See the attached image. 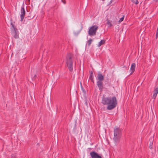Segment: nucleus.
I'll return each instance as SVG.
<instances>
[{"instance_id":"nucleus-18","label":"nucleus","mask_w":158,"mask_h":158,"mask_svg":"<svg viewBox=\"0 0 158 158\" xmlns=\"http://www.w3.org/2000/svg\"><path fill=\"white\" fill-rule=\"evenodd\" d=\"M157 95V94L154 93L152 96V98L155 99Z\"/></svg>"},{"instance_id":"nucleus-25","label":"nucleus","mask_w":158,"mask_h":158,"mask_svg":"<svg viewBox=\"0 0 158 158\" xmlns=\"http://www.w3.org/2000/svg\"><path fill=\"white\" fill-rule=\"evenodd\" d=\"M28 1L29 2L30 1V0H28Z\"/></svg>"},{"instance_id":"nucleus-10","label":"nucleus","mask_w":158,"mask_h":158,"mask_svg":"<svg viewBox=\"0 0 158 158\" xmlns=\"http://www.w3.org/2000/svg\"><path fill=\"white\" fill-rule=\"evenodd\" d=\"M135 63H133L131 64V66L130 68V70L131 71V73L130 74V75L131 74L135 71Z\"/></svg>"},{"instance_id":"nucleus-4","label":"nucleus","mask_w":158,"mask_h":158,"mask_svg":"<svg viewBox=\"0 0 158 158\" xmlns=\"http://www.w3.org/2000/svg\"><path fill=\"white\" fill-rule=\"evenodd\" d=\"M98 28V26L96 25H93L90 27L88 31L89 35L90 36L96 35Z\"/></svg>"},{"instance_id":"nucleus-8","label":"nucleus","mask_w":158,"mask_h":158,"mask_svg":"<svg viewBox=\"0 0 158 158\" xmlns=\"http://www.w3.org/2000/svg\"><path fill=\"white\" fill-rule=\"evenodd\" d=\"M97 85L99 90L102 91L103 88V85L102 81H97Z\"/></svg>"},{"instance_id":"nucleus-11","label":"nucleus","mask_w":158,"mask_h":158,"mask_svg":"<svg viewBox=\"0 0 158 158\" xmlns=\"http://www.w3.org/2000/svg\"><path fill=\"white\" fill-rule=\"evenodd\" d=\"M105 40H102L99 43L98 45V47H100L102 45L104 44L105 43Z\"/></svg>"},{"instance_id":"nucleus-2","label":"nucleus","mask_w":158,"mask_h":158,"mask_svg":"<svg viewBox=\"0 0 158 158\" xmlns=\"http://www.w3.org/2000/svg\"><path fill=\"white\" fill-rule=\"evenodd\" d=\"M73 55L69 53L67 54L66 60V63L68 69L70 71L73 70V60L72 59Z\"/></svg>"},{"instance_id":"nucleus-23","label":"nucleus","mask_w":158,"mask_h":158,"mask_svg":"<svg viewBox=\"0 0 158 158\" xmlns=\"http://www.w3.org/2000/svg\"><path fill=\"white\" fill-rule=\"evenodd\" d=\"M154 1L156 2H158V0H153Z\"/></svg>"},{"instance_id":"nucleus-21","label":"nucleus","mask_w":158,"mask_h":158,"mask_svg":"<svg viewBox=\"0 0 158 158\" xmlns=\"http://www.w3.org/2000/svg\"><path fill=\"white\" fill-rule=\"evenodd\" d=\"M61 2L64 4L66 3V1L65 0H61Z\"/></svg>"},{"instance_id":"nucleus-16","label":"nucleus","mask_w":158,"mask_h":158,"mask_svg":"<svg viewBox=\"0 0 158 158\" xmlns=\"http://www.w3.org/2000/svg\"><path fill=\"white\" fill-rule=\"evenodd\" d=\"M154 92L155 94H157L158 93V86L154 90Z\"/></svg>"},{"instance_id":"nucleus-20","label":"nucleus","mask_w":158,"mask_h":158,"mask_svg":"<svg viewBox=\"0 0 158 158\" xmlns=\"http://www.w3.org/2000/svg\"><path fill=\"white\" fill-rule=\"evenodd\" d=\"M11 158H16V157L15 155L13 154L11 155Z\"/></svg>"},{"instance_id":"nucleus-9","label":"nucleus","mask_w":158,"mask_h":158,"mask_svg":"<svg viewBox=\"0 0 158 158\" xmlns=\"http://www.w3.org/2000/svg\"><path fill=\"white\" fill-rule=\"evenodd\" d=\"M97 79L98 80V81H102L104 80V77L102 74L98 73V74Z\"/></svg>"},{"instance_id":"nucleus-15","label":"nucleus","mask_w":158,"mask_h":158,"mask_svg":"<svg viewBox=\"0 0 158 158\" xmlns=\"http://www.w3.org/2000/svg\"><path fill=\"white\" fill-rule=\"evenodd\" d=\"M93 78L94 77H93V73L92 71H91V73L90 74V76H89V78L90 79H91V78Z\"/></svg>"},{"instance_id":"nucleus-5","label":"nucleus","mask_w":158,"mask_h":158,"mask_svg":"<svg viewBox=\"0 0 158 158\" xmlns=\"http://www.w3.org/2000/svg\"><path fill=\"white\" fill-rule=\"evenodd\" d=\"M12 28V34L15 39L19 38V32L18 29L14 26V24L12 23H11Z\"/></svg>"},{"instance_id":"nucleus-14","label":"nucleus","mask_w":158,"mask_h":158,"mask_svg":"<svg viewBox=\"0 0 158 158\" xmlns=\"http://www.w3.org/2000/svg\"><path fill=\"white\" fill-rule=\"evenodd\" d=\"M131 1L135 4H138L139 3L138 0H131Z\"/></svg>"},{"instance_id":"nucleus-1","label":"nucleus","mask_w":158,"mask_h":158,"mask_svg":"<svg viewBox=\"0 0 158 158\" xmlns=\"http://www.w3.org/2000/svg\"><path fill=\"white\" fill-rule=\"evenodd\" d=\"M102 103L103 105H107L106 109L111 110L115 108L117 104L116 97L115 96L108 97H103L102 98Z\"/></svg>"},{"instance_id":"nucleus-6","label":"nucleus","mask_w":158,"mask_h":158,"mask_svg":"<svg viewBox=\"0 0 158 158\" xmlns=\"http://www.w3.org/2000/svg\"><path fill=\"white\" fill-rule=\"evenodd\" d=\"M90 155L92 158H102L101 156L98 153L94 151L91 152Z\"/></svg>"},{"instance_id":"nucleus-24","label":"nucleus","mask_w":158,"mask_h":158,"mask_svg":"<svg viewBox=\"0 0 158 158\" xmlns=\"http://www.w3.org/2000/svg\"><path fill=\"white\" fill-rule=\"evenodd\" d=\"M36 77V75H35L34 76V77Z\"/></svg>"},{"instance_id":"nucleus-13","label":"nucleus","mask_w":158,"mask_h":158,"mask_svg":"<svg viewBox=\"0 0 158 158\" xmlns=\"http://www.w3.org/2000/svg\"><path fill=\"white\" fill-rule=\"evenodd\" d=\"M92 41L93 40L91 39H90L87 41V44L88 46H89L90 45Z\"/></svg>"},{"instance_id":"nucleus-17","label":"nucleus","mask_w":158,"mask_h":158,"mask_svg":"<svg viewBox=\"0 0 158 158\" xmlns=\"http://www.w3.org/2000/svg\"><path fill=\"white\" fill-rule=\"evenodd\" d=\"M124 19V16H123L118 21L119 22H121L122 21H123Z\"/></svg>"},{"instance_id":"nucleus-7","label":"nucleus","mask_w":158,"mask_h":158,"mask_svg":"<svg viewBox=\"0 0 158 158\" xmlns=\"http://www.w3.org/2000/svg\"><path fill=\"white\" fill-rule=\"evenodd\" d=\"M25 9L24 7V6L22 7L21 10V15H20V18H21V21H23L24 17L25 15Z\"/></svg>"},{"instance_id":"nucleus-22","label":"nucleus","mask_w":158,"mask_h":158,"mask_svg":"<svg viewBox=\"0 0 158 158\" xmlns=\"http://www.w3.org/2000/svg\"><path fill=\"white\" fill-rule=\"evenodd\" d=\"M90 80H91V81L92 82H93V83L94 82V78H91V79H90Z\"/></svg>"},{"instance_id":"nucleus-19","label":"nucleus","mask_w":158,"mask_h":158,"mask_svg":"<svg viewBox=\"0 0 158 158\" xmlns=\"http://www.w3.org/2000/svg\"><path fill=\"white\" fill-rule=\"evenodd\" d=\"M149 148L151 149H152V144L151 143V142L150 143V145H149Z\"/></svg>"},{"instance_id":"nucleus-3","label":"nucleus","mask_w":158,"mask_h":158,"mask_svg":"<svg viewBox=\"0 0 158 158\" xmlns=\"http://www.w3.org/2000/svg\"><path fill=\"white\" fill-rule=\"evenodd\" d=\"M121 135V130L119 128L117 127L114 129V137L113 139L117 143L119 141Z\"/></svg>"},{"instance_id":"nucleus-12","label":"nucleus","mask_w":158,"mask_h":158,"mask_svg":"<svg viewBox=\"0 0 158 158\" xmlns=\"http://www.w3.org/2000/svg\"><path fill=\"white\" fill-rule=\"evenodd\" d=\"M107 22H106V24L108 25V27H110L112 26L113 25L111 24L110 22V20L108 19H107Z\"/></svg>"}]
</instances>
